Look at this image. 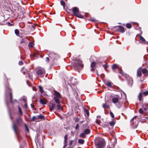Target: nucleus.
<instances>
[{
    "mask_svg": "<svg viewBox=\"0 0 148 148\" xmlns=\"http://www.w3.org/2000/svg\"><path fill=\"white\" fill-rule=\"evenodd\" d=\"M49 56L50 58L52 57L54 59H56L59 57V56L54 52H51L50 53Z\"/></svg>",
    "mask_w": 148,
    "mask_h": 148,
    "instance_id": "obj_8",
    "label": "nucleus"
},
{
    "mask_svg": "<svg viewBox=\"0 0 148 148\" xmlns=\"http://www.w3.org/2000/svg\"><path fill=\"white\" fill-rule=\"evenodd\" d=\"M95 64L96 63L95 62H93L91 63L90 64L91 67V71H93L95 70L94 67H95Z\"/></svg>",
    "mask_w": 148,
    "mask_h": 148,
    "instance_id": "obj_10",
    "label": "nucleus"
},
{
    "mask_svg": "<svg viewBox=\"0 0 148 148\" xmlns=\"http://www.w3.org/2000/svg\"><path fill=\"white\" fill-rule=\"evenodd\" d=\"M140 40L143 42H145V39L141 36H140Z\"/></svg>",
    "mask_w": 148,
    "mask_h": 148,
    "instance_id": "obj_33",
    "label": "nucleus"
},
{
    "mask_svg": "<svg viewBox=\"0 0 148 148\" xmlns=\"http://www.w3.org/2000/svg\"><path fill=\"white\" fill-rule=\"evenodd\" d=\"M139 112L140 114H142L143 113V112L142 109L141 108H140L139 110Z\"/></svg>",
    "mask_w": 148,
    "mask_h": 148,
    "instance_id": "obj_37",
    "label": "nucleus"
},
{
    "mask_svg": "<svg viewBox=\"0 0 148 148\" xmlns=\"http://www.w3.org/2000/svg\"><path fill=\"white\" fill-rule=\"evenodd\" d=\"M56 105L54 103H53L52 105L50 106V108H49V110L51 111H52L56 107Z\"/></svg>",
    "mask_w": 148,
    "mask_h": 148,
    "instance_id": "obj_12",
    "label": "nucleus"
},
{
    "mask_svg": "<svg viewBox=\"0 0 148 148\" xmlns=\"http://www.w3.org/2000/svg\"><path fill=\"white\" fill-rule=\"evenodd\" d=\"M72 10L73 14L74 15L79 18H83V16L79 13V11L78 8L76 7H74L72 8Z\"/></svg>",
    "mask_w": 148,
    "mask_h": 148,
    "instance_id": "obj_5",
    "label": "nucleus"
},
{
    "mask_svg": "<svg viewBox=\"0 0 148 148\" xmlns=\"http://www.w3.org/2000/svg\"><path fill=\"white\" fill-rule=\"evenodd\" d=\"M118 90H119H119H120V89H119Z\"/></svg>",
    "mask_w": 148,
    "mask_h": 148,
    "instance_id": "obj_64",
    "label": "nucleus"
},
{
    "mask_svg": "<svg viewBox=\"0 0 148 148\" xmlns=\"http://www.w3.org/2000/svg\"><path fill=\"white\" fill-rule=\"evenodd\" d=\"M26 69L24 67H23L21 69V71L23 73L25 74L26 73V72L25 71H26Z\"/></svg>",
    "mask_w": 148,
    "mask_h": 148,
    "instance_id": "obj_25",
    "label": "nucleus"
},
{
    "mask_svg": "<svg viewBox=\"0 0 148 148\" xmlns=\"http://www.w3.org/2000/svg\"><path fill=\"white\" fill-rule=\"evenodd\" d=\"M96 123H97L98 124H99V122L97 121V120L96 121Z\"/></svg>",
    "mask_w": 148,
    "mask_h": 148,
    "instance_id": "obj_57",
    "label": "nucleus"
},
{
    "mask_svg": "<svg viewBox=\"0 0 148 148\" xmlns=\"http://www.w3.org/2000/svg\"><path fill=\"white\" fill-rule=\"evenodd\" d=\"M79 121V119L78 118H76L75 119V122H78Z\"/></svg>",
    "mask_w": 148,
    "mask_h": 148,
    "instance_id": "obj_47",
    "label": "nucleus"
},
{
    "mask_svg": "<svg viewBox=\"0 0 148 148\" xmlns=\"http://www.w3.org/2000/svg\"><path fill=\"white\" fill-rule=\"evenodd\" d=\"M37 119H45V117L43 115H38L37 116Z\"/></svg>",
    "mask_w": 148,
    "mask_h": 148,
    "instance_id": "obj_21",
    "label": "nucleus"
},
{
    "mask_svg": "<svg viewBox=\"0 0 148 148\" xmlns=\"http://www.w3.org/2000/svg\"><path fill=\"white\" fill-rule=\"evenodd\" d=\"M119 73L121 74H123V72L122 70H120Z\"/></svg>",
    "mask_w": 148,
    "mask_h": 148,
    "instance_id": "obj_49",
    "label": "nucleus"
},
{
    "mask_svg": "<svg viewBox=\"0 0 148 148\" xmlns=\"http://www.w3.org/2000/svg\"><path fill=\"white\" fill-rule=\"evenodd\" d=\"M143 73L145 75H147L148 74V71L147 70L145 69H143L142 70Z\"/></svg>",
    "mask_w": 148,
    "mask_h": 148,
    "instance_id": "obj_15",
    "label": "nucleus"
},
{
    "mask_svg": "<svg viewBox=\"0 0 148 148\" xmlns=\"http://www.w3.org/2000/svg\"><path fill=\"white\" fill-rule=\"evenodd\" d=\"M6 105L8 106V103H7V101H6Z\"/></svg>",
    "mask_w": 148,
    "mask_h": 148,
    "instance_id": "obj_59",
    "label": "nucleus"
},
{
    "mask_svg": "<svg viewBox=\"0 0 148 148\" xmlns=\"http://www.w3.org/2000/svg\"><path fill=\"white\" fill-rule=\"evenodd\" d=\"M106 103L103 104V107L104 108H105L106 107Z\"/></svg>",
    "mask_w": 148,
    "mask_h": 148,
    "instance_id": "obj_44",
    "label": "nucleus"
},
{
    "mask_svg": "<svg viewBox=\"0 0 148 148\" xmlns=\"http://www.w3.org/2000/svg\"><path fill=\"white\" fill-rule=\"evenodd\" d=\"M18 64L19 65H22L23 64V63L21 61H19L18 62Z\"/></svg>",
    "mask_w": 148,
    "mask_h": 148,
    "instance_id": "obj_43",
    "label": "nucleus"
},
{
    "mask_svg": "<svg viewBox=\"0 0 148 148\" xmlns=\"http://www.w3.org/2000/svg\"><path fill=\"white\" fill-rule=\"evenodd\" d=\"M146 109H147V108H144V110H146Z\"/></svg>",
    "mask_w": 148,
    "mask_h": 148,
    "instance_id": "obj_61",
    "label": "nucleus"
},
{
    "mask_svg": "<svg viewBox=\"0 0 148 148\" xmlns=\"http://www.w3.org/2000/svg\"><path fill=\"white\" fill-rule=\"evenodd\" d=\"M116 105L117 107L120 108L122 106V103L120 101L118 102L117 103H116Z\"/></svg>",
    "mask_w": 148,
    "mask_h": 148,
    "instance_id": "obj_18",
    "label": "nucleus"
},
{
    "mask_svg": "<svg viewBox=\"0 0 148 148\" xmlns=\"http://www.w3.org/2000/svg\"><path fill=\"white\" fill-rule=\"evenodd\" d=\"M106 85L109 87H111L112 85V84L111 82H107L105 83Z\"/></svg>",
    "mask_w": 148,
    "mask_h": 148,
    "instance_id": "obj_23",
    "label": "nucleus"
},
{
    "mask_svg": "<svg viewBox=\"0 0 148 148\" xmlns=\"http://www.w3.org/2000/svg\"><path fill=\"white\" fill-rule=\"evenodd\" d=\"M117 65L115 64H114L112 65V68L114 70L117 68Z\"/></svg>",
    "mask_w": 148,
    "mask_h": 148,
    "instance_id": "obj_27",
    "label": "nucleus"
},
{
    "mask_svg": "<svg viewBox=\"0 0 148 148\" xmlns=\"http://www.w3.org/2000/svg\"><path fill=\"white\" fill-rule=\"evenodd\" d=\"M74 61L73 65L75 69L79 72L80 71L83 69L84 67L82 61L78 59H75Z\"/></svg>",
    "mask_w": 148,
    "mask_h": 148,
    "instance_id": "obj_2",
    "label": "nucleus"
},
{
    "mask_svg": "<svg viewBox=\"0 0 148 148\" xmlns=\"http://www.w3.org/2000/svg\"><path fill=\"white\" fill-rule=\"evenodd\" d=\"M15 33L17 36H18L19 34V32L18 29H16L15 30Z\"/></svg>",
    "mask_w": 148,
    "mask_h": 148,
    "instance_id": "obj_29",
    "label": "nucleus"
},
{
    "mask_svg": "<svg viewBox=\"0 0 148 148\" xmlns=\"http://www.w3.org/2000/svg\"><path fill=\"white\" fill-rule=\"evenodd\" d=\"M101 60H99V62H98V63H102V62H101Z\"/></svg>",
    "mask_w": 148,
    "mask_h": 148,
    "instance_id": "obj_56",
    "label": "nucleus"
},
{
    "mask_svg": "<svg viewBox=\"0 0 148 148\" xmlns=\"http://www.w3.org/2000/svg\"><path fill=\"white\" fill-rule=\"evenodd\" d=\"M114 122H111L109 123L110 125L111 126H113L114 124Z\"/></svg>",
    "mask_w": 148,
    "mask_h": 148,
    "instance_id": "obj_40",
    "label": "nucleus"
},
{
    "mask_svg": "<svg viewBox=\"0 0 148 148\" xmlns=\"http://www.w3.org/2000/svg\"><path fill=\"white\" fill-rule=\"evenodd\" d=\"M45 73V70L43 68L39 67L37 69L36 74L39 76L43 77Z\"/></svg>",
    "mask_w": 148,
    "mask_h": 148,
    "instance_id": "obj_4",
    "label": "nucleus"
},
{
    "mask_svg": "<svg viewBox=\"0 0 148 148\" xmlns=\"http://www.w3.org/2000/svg\"><path fill=\"white\" fill-rule=\"evenodd\" d=\"M79 128V124H77L76 127H75V129L76 130H77Z\"/></svg>",
    "mask_w": 148,
    "mask_h": 148,
    "instance_id": "obj_45",
    "label": "nucleus"
},
{
    "mask_svg": "<svg viewBox=\"0 0 148 148\" xmlns=\"http://www.w3.org/2000/svg\"><path fill=\"white\" fill-rule=\"evenodd\" d=\"M37 117L36 116H34L33 117L32 119V121H34L35 120H37Z\"/></svg>",
    "mask_w": 148,
    "mask_h": 148,
    "instance_id": "obj_32",
    "label": "nucleus"
},
{
    "mask_svg": "<svg viewBox=\"0 0 148 148\" xmlns=\"http://www.w3.org/2000/svg\"><path fill=\"white\" fill-rule=\"evenodd\" d=\"M85 134L84 132L82 133L80 135V137H84V138H85L86 136H85Z\"/></svg>",
    "mask_w": 148,
    "mask_h": 148,
    "instance_id": "obj_26",
    "label": "nucleus"
},
{
    "mask_svg": "<svg viewBox=\"0 0 148 148\" xmlns=\"http://www.w3.org/2000/svg\"><path fill=\"white\" fill-rule=\"evenodd\" d=\"M16 124L14 121L13 122L12 127L15 134L17 135L19 132V129L18 126L22 124L23 121L21 118H19L16 120Z\"/></svg>",
    "mask_w": 148,
    "mask_h": 148,
    "instance_id": "obj_1",
    "label": "nucleus"
},
{
    "mask_svg": "<svg viewBox=\"0 0 148 148\" xmlns=\"http://www.w3.org/2000/svg\"><path fill=\"white\" fill-rule=\"evenodd\" d=\"M8 26H11L12 25V24H11L10 23H8Z\"/></svg>",
    "mask_w": 148,
    "mask_h": 148,
    "instance_id": "obj_53",
    "label": "nucleus"
},
{
    "mask_svg": "<svg viewBox=\"0 0 148 148\" xmlns=\"http://www.w3.org/2000/svg\"><path fill=\"white\" fill-rule=\"evenodd\" d=\"M102 66H103L105 69H106L107 67V64L105 63V64H103Z\"/></svg>",
    "mask_w": 148,
    "mask_h": 148,
    "instance_id": "obj_39",
    "label": "nucleus"
},
{
    "mask_svg": "<svg viewBox=\"0 0 148 148\" xmlns=\"http://www.w3.org/2000/svg\"><path fill=\"white\" fill-rule=\"evenodd\" d=\"M78 141L79 143L82 144H84V140L82 139H79Z\"/></svg>",
    "mask_w": 148,
    "mask_h": 148,
    "instance_id": "obj_22",
    "label": "nucleus"
},
{
    "mask_svg": "<svg viewBox=\"0 0 148 148\" xmlns=\"http://www.w3.org/2000/svg\"><path fill=\"white\" fill-rule=\"evenodd\" d=\"M136 117V116L132 118L130 120V122H132L134 120V119Z\"/></svg>",
    "mask_w": 148,
    "mask_h": 148,
    "instance_id": "obj_42",
    "label": "nucleus"
},
{
    "mask_svg": "<svg viewBox=\"0 0 148 148\" xmlns=\"http://www.w3.org/2000/svg\"><path fill=\"white\" fill-rule=\"evenodd\" d=\"M28 46L29 47H32L33 46V43L32 42H30Z\"/></svg>",
    "mask_w": 148,
    "mask_h": 148,
    "instance_id": "obj_35",
    "label": "nucleus"
},
{
    "mask_svg": "<svg viewBox=\"0 0 148 148\" xmlns=\"http://www.w3.org/2000/svg\"><path fill=\"white\" fill-rule=\"evenodd\" d=\"M26 42L25 40L23 39L21 41L20 43H25Z\"/></svg>",
    "mask_w": 148,
    "mask_h": 148,
    "instance_id": "obj_41",
    "label": "nucleus"
},
{
    "mask_svg": "<svg viewBox=\"0 0 148 148\" xmlns=\"http://www.w3.org/2000/svg\"><path fill=\"white\" fill-rule=\"evenodd\" d=\"M106 107H107V108H109V106L107 105L106 106Z\"/></svg>",
    "mask_w": 148,
    "mask_h": 148,
    "instance_id": "obj_58",
    "label": "nucleus"
},
{
    "mask_svg": "<svg viewBox=\"0 0 148 148\" xmlns=\"http://www.w3.org/2000/svg\"><path fill=\"white\" fill-rule=\"evenodd\" d=\"M148 95V91L143 92H140L138 96V98L139 101H141L142 100V98L143 95L146 96Z\"/></svg>",
    "mask_w": 148,
    "mask_h": 148,
    "instance_id": "obj_7",
    "label": "nucleus"
},
{
    "mask_svg": "<svg viewBox=\"0 0 148 148\" xmlns=\"http://www.w3.org/2000/svg\"><path fill=\"white\" fill-rule=\"evenodd\" d=\"M118 27L119 28V31L121 32L122 33H123L125 32L124 28L121 26H119Z\"/></svg>",
    "mask_w": 148,
    "mask_h": 148,
    "instance_id": "obj_13",
    "label": "nucleus"
},
{
    "mask_svg": "<svg viewBox=\"0 0 148 148\" xmlns=\"http://www.w3.org/2000/svg\"><path fill=\"white\" fill-rule=\"evenodd\" d=\"M83 122V121H81V123H82Z\"/></svg>",
    "mask_w": 148,
    "mask_h": 148,
    "instance_id": "obj_63",
    "label": "nucleus"
},
{
    "mask_svg": "<svg viewBox=\"0 0 148 148\" xmlns=\"http://www.w3.org/2000/svg\"><path fill=\"white\" fill-rule=\"evenodd\" d=\"M67 142V140L64 139V144H66Z\"/></svg>",
    "mask_w": 148,
    "mask_h": 148,
    "instance_id": "obj_54",
    "label": "nucleus"
},
{
    "mask_svg": "<svg viewBox=\"0 0 148 148\" xmlns=\"http://www.w3.org/2000/svg\"><path fill=\"white\" fill-rule=\"evenodd\" d=\"M25 107H27V104H25Z\"/></svg>",
    "mask_w": 148,
    "mask_h": 148,
    "instance_id": "obj_60",
    "label": "nucleus"
},
{
    "mask_svg": "<svg viewBox=\"0 0 148 148\" xmlns=\"http://www.w3.org/2000/svg\"><path fill=\"white\" fill-rule=\"evenodd\" d=\"M58 104V105L57 106L58 109L60 111L62 110V108L61 107V105L60 104V103H57Z\"/></svg>",
    "mask_w": 148,
    "mask_h": 148,
    "instance_id": "obj_19",
    "label": "nucleus"
},
{
    "mask_svg": "<svg viewBox=\"0 0 148 148\" xmlns=\"http://www.w3.org/2000/svg\"><path fill=\"white\" fill-rule=\"evenodd\" d=\"M133 83V81L132 79L130 78L128 80V84L130 86H131Z\"/></svg>",
    "mask_w": 148,
    "mask_h": 148,
    "instance_id": "obj_17",
    "label": "nucleus"
},
{
    "mask_svg": "<svg viewBox=\"0 0 148 148\" xmlns=\"http://www.w3.org/2000/svg\"><path fill=\"white\" fill-rule=\"evenodd\" d=\"M85 111L87 116H88L89 115V112L88 111V110L87 109H86L85 110Z\"/></svg>",
    "mask_w": 148,
    "mask_h": 148,
    "instance_id": "obj_38",
    "label": "nucleus"
},
{
    "mask_svg": "<svg viewBox=\"0 0 148 148\" xmlns=\"http://www.w3.org/2000/svg\"><path fill=\"white\" fill-rule=\"evenodd\" d=\"M95 144L97 148H103L105 144L104 140L103 138H98L95 140Z\"/></svg>",
    "mask_w": 148,
    "mask_h": 148,
    "instance_id": "obj_3",
    "label": "nucleus"
},
{
    "mask_svg": "<svg viewBox=\"0 0 148 148\" xmlns=\"http://www.w3.org/2000/svg\"><path fill=\"white\" fill-rule=\"evenodd\" d=\"M8 90L9 91V92L10 93V102L11 103H14V102L13 101H12V93L10 92V89L9 87L8 88Z\"/></svg>",
    "mask_w": 148,
    "mask_h": 148,
    "instance_id": "obj_16",
    "label": "nucleus"
},
{
    "mask_svg": "<svg viewBox=\"0 0 148 148\" xmlns=\"http://www.w3.org/2000/svg\"><path fill=\"white\" fill-rule=\"evenodd\" d=\"M49 60V57H46V60L47 61H48Z\"/></svg>",
    "mask_w": 148,
    "mask_h": 148,
    "instance_id": "obj_52",
    "label": "nucleus"
},
{
    "mask_svg": "<svg viewBox=\"0 0 148 148\" xmlns=\"http://www.w3.org/2000/svg\"><path fill=\"white\" fill-rule=\"evenodd\" d=\"M39 101L40 103L42 104H46L47 102V101L45 99H40Z\"/></svg>",
    "mask_w": 148,
    "mask_h": 148,
    "instance_id": "obj_11",
    "label": "nucleus"
},
{
    "mask_svg": "<svg viewBox=\"0 0 148 148\" xmlns=\"http://www.w3.org/2000/svg\"><path fill=\"white\" fill-rule=\"evenodd\" d=\"M18 112H19V113H20V115H22L23 113L21 111V109L20 107H18Z\"/></svg>",
    "mask_w": 148,
    "mask_h": 148,
    "instance_id": "obj_30",
    "label": "nucleus"
},
{
    "mask_svg": "<svg viewBox=\"0 0 148 148\" xmlns=\"http://www.w3.org/2000/svg\"><path fill=\"white\" fill-rule=\"evenodd\" d=\"M73 140H71V141L69 142V145H72V143H73Z\"/></svg>",
    "mask_w": 148,
    "mask_h": 148,
    "instance_id": "obj_51",
    "label": "nucleus"
},
{
    "mask_svg": "<svg viewBox=\"0 0 148 148\" xmlns=\"http://www.w3.org/2000/svg\"><path fill=\"white\" fill-rule=\"evenodd\" d=\"M38 88L39 89V90L40 91V92L41 93H42L43 92V90L42 89V87L40 86H38Z\"/></svg>",
    "mask_w": 148,
    "mask_h": 148,
    "instance_id": "obj_24",
    "label": "nucleus"
},
{
    "mask_svg": "<svg viewBox=\"0 0 148 148\" xmlns=\"http://www.w3.org/2000/svg\"><path fill=\"white\" fill-rule=\"evenodd\" d=\"M54 95L55 96L54 97V99L55 100V102L56 103H60V99L61 98V95L58 92L54 90Z\"/></svg>",
    "mask_w": 148,
    "mask_h": 148,
    "instance_id": "obj_6",
    "label": "nucleus"
},
{
    "mask_svg": "<svg viewBox=\"0 0 148 148\" xmlns=\"http://www.w3.org/2000/svg\"><path fill=\"white\" fill-rule=\"evenodd\" d=\"M141 71H142V68L141 67H140L138 69L137 71V75L138 76L140 77L142 75L141 73Z\"/></svg>",
    "mask_w": 148,
    "mask_h": 148,
    "instance_id": "obj_14",
    "label": "nucleus"
},
{
    "mask_svg": "<svg viewBox=\"0 0 148 148\" xmlns=\"http://www.w3.org/2000/svg\"><path fill=\"white\" fill-rule=\"evenodd\" d=\"M114 143H113L112 144V146L113 147H114L115 144H116L117 142V140H116V139L114 138Z\"/></svg>",
    "mask_w": 148,
    "mask_h": 148,
    "instance_id": "obj_34",
    "label": "nucleus"
},
{
    "mask_svg": "<svg viewBox=\"0 0 148 148\" xmlns=\"http://www.w3.org/2000/svg\"><path fill=\"white\" fill-rule=\"evenodd\" d=\"M126 26L127 28H129V29L131 28L132 27V26H131V24L130 23H127L126 24Z\"/></svg>",
    "mask_w": 148,
    "mask_h": 148,
    "instance_id": "obj_28",
    "label": "nucleus"
},
{
    "mask_svg": "<svg viewBox=\"0 0 148 148\" xmlns=\"http://www.w3.org/2000/svg\"><path fill=\"white\" fill-rule=\"evenodd\" d=\"M64 139L67 140L68 138H67V134H66L65 135L64 137Z\"/></svg>",
    "mask_w": 148,
    "mask_h": 148,
    "instance_id": "obj_46",
    "label": "nucleus"
},
{
    "mask_svg": "<svg viewBox=\"0 0 148 148\" xmlns=\"http://www.w3.org/2000/svg\"><path fill=\"white\" fill-rule=\"evenodd\" d=\"M110 114L112 117V118H114V116L113 113L112 112H110Z\"/></svg>",
    "mask_w": 148,
    "mask_h": 148,
    "instance_id": "obj_36",
    "label": "nucleus"
},
{
    "mask_svg": "<svg viewBox=\"0 0 148 148\" xmlns=\"http://www.w3.org/2000/svg\"><path fill=\"white\" fill-rule=\"evenodd\" d=\"M74 95L77 98V96L78 95V94L77 92H75L74 93Z\"/></svg>",
    "mask_w": 148,
    "mask_h": 148,
    "instance_id": "obj_48",
    "label": "nucleus"
},
{
    "mask_svg": "<svg viewBox=\"0 0 148 148\" xmlns=\"http://www.w3.org/2000/svg\"><path fill=\"white\" fill-rule=\"evenodd\" d=\"M119 97L118 96H116V97L114 96L112 98V101L113 103L115 104L117 103L119 101Z\"/></svg>",
    "mask_w": 148,
    "mask_h": 148,
    "instance_id": "obj_9",
    "label": "nucleus"
},
{
    "mask_svg": "<svg viewBox=\"0 0 148 148\" xmlns=\"http://www.w3.org/2000/svg\"><path fill=\"white\" fill-rule=\"evenodd\" d=\"M61 4L63 6L64 8L65 7V3L63 1H61Z\"/></svg>",
    "mask_w": 148,
    "mask_h": 148,
    "instance_id": "obj_31",
    "label": "nucleus"
},
{
    "mask_svg": "<svg viewBox=\"0 0 148 148\" xmlns=\"http://www.w3.org/2000/svg\"><path fill=\"white\" fill-rule=\"evenodd\" d=\"M91 20L92 21H96V20H95V18H91Z\"/></svg>",
    "mask_w": 148,
    "mask_h": 148,
    "instance_id": "obj_50",
    "label": "nucleus"
},
{
    "mask_svg": "<svg viewBox=\"0 0 148 148\" xmlns=\"http://www.w3.org/2000/svg\"><path fill=\"white\" fill-rule=\"evenodd\" d=\"M10 118H11L12 119V117H11V116H10Z\"/></svg>",
    "mask_w": 148,
    "mask_h": 148,
    "instance_id": "obj_62",
    "label": "nucleus"
},
{
    "mask_svg": "<svg viewBox=\"0 0 148 148\" xmlns=\"http://www.w3.org/2000/svg\"><path fill=\"white\" fill-rule=\"evenodd\" d=\"M25 126L26 127V130L27 131H29V130L28 129V128H27V125H26L25 124Z\"/></svg>",
    "mask_w": 148,
    "mask_h": 148,
    "instance_id": "obj_55",
    "label": "nucleus"
},
{
    "mask_svg": "<svg viewBox=\"0 0 148 148\" xmlns=\"http://www.w3.org/2000/svg\"><path fill=\"white\" fill-rule=\"evenodd\" d=\"M84 132L86 134H88L90 132V130L88 129H86L84 130Z\"/></svg>",
    "mask_w": 148,
    "mask_h": 148,
    "instance_id": "obj_20",
    "label": "nucleus"
}]
</instances>
